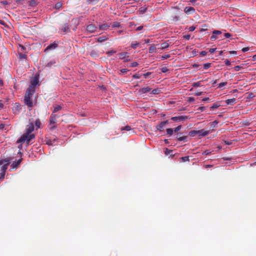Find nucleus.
I'll return each instance as SVG.
<instances>
[{
    "label": "nucleus",
    "instance_id": "nucleus-1",
    "mask_svg": "<svg viewBox=\"0 0 256 256\" xmlns=\"http://www.w3.org/2000/svg\"><path fill=\"white\" fill-rule=\"evenodd\" d=\"M35 136L34 134L24 133L21 136V137L18 140L17 143H24L26 142L28 144L34 138Z\"/></svg>",
    "mask_w": 256,
    "mask_h": 256
},
{
    "label": "nucleus",
    "instance_id": "nucleus-2",
    "mask_svg": "<svg viewBox=\"0 0 256 256\" xmlns=\"http://www.w3.org/2000/svg\"><path fill=\"white\" fill-rule=\"evenodd\" d=\"M58 118V116L56 114H52L50 118V125L52 126L50 127L51 130H53L56 128L55 124L56 122V119Z\"/></svg>",
    "mask_w": 256,
    "mask_h": 256
},
{
    "label": "nucleus",
    "instance_id": "nucleus-3",
    "mask_svg": "<svg viewBox=\"0 0 256 256\" xmlns=\"http://www.w3.org/2000/svg\"><path fill=\"white\" fill-rule=\"evenodd\" d=\"M98 27L94 24L88 25L86 28V32L87 34H92L96 31Z\"/></svg>",
    "mask_w": 256,
    "mask_h": 256
},
{
    "label": "nucleus",
    "instance_id": "nucleus-4",
    "mask_svg": "<svg viewBox=\"0 0 256 256\" xmlns=\"http://www.w3.org/2000/svg\"><path fill=\"white\" fill-rule=\"evenodd\" d=\"M4 163V164L1 167V171L2 172V176L5 175V172L6 170L8 168V166L9 164V160H3L0 161V165H2Z\"/></svg>",
    "mask_w": 256,
    "mask_h": 256
},
{
    "label": "nucleus",
    "instance_id": "nucleus-5",
    "mask_svg": "<svg viewBox=\"0 0 256 256\" xmlns=\"http://www.w3.org/2000/svg\"><path fill=\"white\" fill-rule=\"evenodd\" d=\"M70 32V29L69 26L68 25V24H64L62 26V28L59 31V32H60L61 34H65Z\"/></svg>",
    "mask_w": 256,
    "mask_h": 256
},
{
    "label": "nucleus",
    "instance_id": "nucleus-6",
    "mask_svg": "<svg viewBox=\"0 0 256 256\" xmlns=\"http://www.w3.org/2000/svg\"><path fill=\"white\" fill-rule=\"evenodd\" d=\"M34 125L32 122H30L26 126L25 129V132L28 134H32V132L34 130Z\"/></svg>",
    "mask_w": 256,
    "mask_h": 256
},
{
    "label": "nucleus",
    "instance_id": "nucleus-7",
    "mask_svg": "<svg viewBox=\"0 0 256 256\" xmlns=\"http://www.w3.org/2000/svg\"><path fill=\"white\" fill-rule=\"evenodd\" d=\"M34 125L32 122H30L26 126L25 129V132L28 134H32V132L34 130Z\"/></svg>",
    "mask_w": 256,
    "mask_h": 256
},
{
    "label": "nucleus",
    "instance_id": "nucleus-8",
    "mask_svg": "<svg viewBox=\"0 0 256 256\" xmlns=\"http://www.w3.org/2000/svg\"><path fill=\"white\" fill-rule=\"evenodd\" d=\"M189 118L186 116H174L171 118V120H173L174 122H180L184 120H186L188 119Z\"/></svg>",
    "mask_w": 256,
    "mask_h": 256
},
{
    "label": "nucleus",
    "instance_id": "nucleus-9",
    "mask_svg": "<svg viewBox=\"0 0 256 256\" xmlns=\"http://www.w3.org/2000/svg\"><path fill=\"white\" fill-rule=\"evenodd\" d=\"M184 12L186 14H191L196 12V10L193 7L186 6L184 9Z\"/></svg>",
    "mask_w": 256,
    "mask_h": 256
},
{
    "label": "nucleus",
    "instance_id": "nucleus-10",
    "mask_svg": "<svg viewBox=\"0 0 256 256\" xmlns=\"http://www.w3.org/2000/svg\"><path fill=\"white\" fill-rule=\"evenodd\" d=\"M35 90H33L32 88H28L24 96L32 98V96Z\"/></svg>",
    "mask_w": 256,
    "mask_h": 256
},
{
    "label": "nucleus",
    "instance_id": "nucleus-11",
    "mask_svg": "<svg viewBox=\"0 0 256 256\" xmlns=\"http://www.w3.org/2000/svg\"><path fill=\"white\" fill-rule=\"evenodd\" d=\"M111 25V24H108L106 23L100 24L98 25V28L100 30L105 31L108 29V28L110 27V26Z\"/></svg>",
    "mask_w": 256,
    "mask_h": 256
},
{
    "label": "nucleus",
    "instance_id": "nucleus-12",
    "mask_svg": "<svg viewBox=\"0 0 256 256\" xmlns=\"http://www.w3.org/2000/svg\"><path fill=\"white\" fill-rule=\"evenodd\" d=\"M210 133L209 130H206L204 129H202L198 130V134L200 136H207Z\"/></svg>",
    "mask_w": 256,
    "mask_h": 256
},
{
    "label": "nucleus",
    "instance_id": "nucleus-13",
    "mask_svg": "<svg viewBox=\"0 0 256 256\" xmlns=\"http://www.w3.org/2000/svg\"><path fill=\"white\" fill-rule=\"evenodd\" d=\"M24 100L25 104L28 107H32L33 106L32 98L24 96Z\"/></svg>",
    "mask_w": 256,
    "mask_h": 256
},
{
    "label": "nucleus",
    "instance_id": "nucleus-14",
    "mask_svg": "<svg viewBox=\"0 0 256 256\" xmlns=\"http://www.w3.org/2000/svg\"><path fill=\"white\" fill-rule=\"evenodd\" d=\"M58 46V44L57 43H56L55 42H53L52 44H50L48 45L46 48L45 49V51L48 50H54Z\"/></svg>",
    "mask_w": 256,
    "mask_h": 256
},
{
    "label": "nucleus",
    "instance_id": "nucleus-15",
    "mask_svg": "<svg viewBox=\"0 0 256 256\" xmlns=\"http://www.w3.org/2000/svg\"><path fill=\"white\" fill-rule=\"evenodd\" d=\"M150 90L151 88L148 86L140 89L138 92L140 94H143L150 92Z\"/></svg>",
    "mask_w": 256,
    "mask_h": 256
},
{
    "label": "nucleus",
    "instance_id": "nucleus-16",
    "mask_svg": "<svg viewBox=\"0 0 256 256\" xmlns=\"http://www.w3.org/2000/svg\"><path fill=\"white\" fill-rule=\"evenodd\" d=\"M170 46V44L168 41L165 42L160 44V47L158 48V49L164 50L168 48Z\"/></svg>",
    "mask_w": 256,
    "mask_h": 256
},
{
    "label": "nucleus",
    "instance_id": "nucleus-17",
    "mask_svg": "<svg viewBox=\"0 0 256 256\" xmlns=\"http://www.w3.org/2000/svg\"><path fill=\"white\" fill-rule=\"evenodd\" d=\"M21 162V159L18 160L17 161H14L12 162V164L11 165V166H12L13 168H17L18 166L20 164Z\"/></svg>",
    "mask_w": 256,
    "mask_h": 256
},
{
    "label": "nucleus",
    "instance_id": "nucleus-18",
    "mask_svg": "<svg viewBox=\"0 0 256 256\" xmlns=\"http://www.w3.org/2000/svg\"><path fill=\"white\" fill-rule=\"evenodd\" d=\"M128 52H120L118 54V55L119 56V58L120 59H124L126 57H128Z\"/></svg>",
    "mask_w": 256,
    "mask_h": 256
},
{
    "label": "nucleus",
    "instance_id": "nucleus-19",
    "mask_svg": "<svg viewBox=\"0 0 256 256\" xmlns=\"http://www.w3.org/2000/svg\"><path fill=\"white\" fill-rule=\"evenodd\" d=\"M38 80L36 79L34 80L31 82V84L28 88H32L33 90H35V86L38 84Z\"/></svg>",
    "mask_w": 256,
    "mask_h": 256
},
{
    "label": "nucleus",
    "instance_id": "nucleus-20",
    "mask_svg": "<svg viewBox=\"0 0 256 256\" xmlns=\"http://www.w3.org/2000/svg\"><path fill=\"white\" fill-rule=\"evenodd\" d=\"M236 102V99L234 98L228 99L226 100V103L228 104L232 105Z\"/></svg>",
    "mask_w": 256,
    "mask_h": 256
},
{
    "label": "nucleus",
    "instance_id": "nucleus-21",
    "mask_svg": "<svg viewBox=\"0 0 256 256\" xmlns=\"http://www.w3.org/2000/svg\"><path fill=\"white\" fill-rule=\"evenodd\" d=\"M156 46L154 44H152L150 45V46L149 48V52L153 53L156 52Z\"/></svg>",
    "mask_w": 256,
    "mask_h": 256
},
{
    "label": "nucleus",
    "instance_id": "nucleus-22",
    "mask_svg": "<svg viewBox=\"0 0 256 256\" xmlns=\"http://www.w3.org/2000/svg\"><path fill=\"white\" fill-rule=\"evenodd\" d=\"M108 40V36H100V37L98 38H97V41L98 42H104L105 40Z\"/></svg>",
    "mask_w": 256,
    "mask_h": 256
},
{
    "label": "nucleus",
    "instance_id": "nucleus-23",
    "mask_svg": "<svg viewBox=\"0 0 256 256\" xmlns=\"http://www.w3.org/2000/svg\"><path fill=\"white\" fill-rule=\"evenodd\" d=\"M189 136H190L194 137L196 136V134H198V130H192L189 132Z\"/></svg>",
    "mask_w": 256,
    "mask_h": 256
},
{
    "label": "nucleus",
    "instance_id": "nucleus-24",
    "mask_svg": "<svg viewBox=\"0 0 256 256\" xmlns=\"http://www.w3.org/2000/svg\"><path fill=\"white\" fill-rule=\"evenodd\" d=\"M61 109H62V107L60 106H56L54 108V110H52V114L56 112H57L60 110Z\"/></svg>",
    "mask_w": 256,
    "mask_h": 256
},
{
    "label": "nucleus",
    "instance_id": "nucleus-25",
    "mask_svg": "<svg viewBox=\"0 0 256 256\" xmlns=\"http://www.w3.org/2000/svg\"><path fill=\"white\" fill-rule=\"evenodd\" d=\"M41 125V122L40 119H36L35 121V126L37 128H40Z\"/></svg>",
    "mask_w": 256,
    "mask_h": 256
},
{
    "label": "nucleus",
    "instance_id": "nucleus-26",
    "mask_svg": "<svg viewBox=\"0 0 256 256\" xmlns=\"http://www.w3.org/2000/svg\"><path fill=\"white\" fill-rule=\"evenodd\" d=\"M164 126L163 125L161 122L160 124L156 126V129L160 131H162L164 130Z\"/></svg>",
    "mask_w": 256,
    "mask_h": 256
},
{
    "label": "nucleus",
    "instance_id": "nucleus-27",
    "mask_svg": "<svg viewBox=\"0 0 256 256\" xmlns=\"http://www.w3.org/2000/svg\"><path fill=\"white\" fill-rule=\"evenodd\" d=\"M192 86L195 88L201 86H202L201 82H194L192 84Z\"/></svg>",
    "mask_w": 256,
    "mask_h": 256
},
{
    "label": "nucleus",
    "instance_id": "nucleus-28",
    "mask_svg": "<svg viewBox=\"0 0 256 256\" xmlns=\"http://www.w3.org/2000/svg\"><path fill=\"white\" fill-rule=\"evenodd\" d=\"M132 130L131 127L128 126H124L121 128L122 130H124L129 131V130Z\"/></svg>",
    "mask_w": 256,
    "mask_h": 256
},
{
    "label": "nucleus",
    "instance_id": "nucleus-29",
    "mask_svg": "<svg viewBox=\"0 0 256 256\" xmlns=\"http://www.w3.org/2000/svg\"><path fill=\"white\" fill-rule=\"evenodd\" d=\"M147 10V8L142 6L140 8L139 11L142 12V14H144L146 12Z\"/></svg>",
    "mask_w": 256,
    "mask_h": 256
},
{
    "label": "nucleus",
    "instance_id": "nucleus-30",
    "mask_svg": "<svg viewBox=\"0 0 256 256\" xmlns=\"http://www.w3.org/2000/svg\"><path fill=\"white\" fill-rule=\"evenodd\" d=\"M112 28H118L120 26V22H114L111 24Z\"/></svg>",
    "mask_w": 256,
    "mask_h": 256
},
{
    "label": "nucleus",
    "instance_id": "nucleus-31",
    "mask_svg": "<svg viewBox=\"0 0 256 256\" xmlns=\"http://www.w3.org/2000/svg\"><path fill=\"white\" fill-rule=\"evenodd\" d=\"M166 132H167L168 134L171 136L173 134L174 130L172 128H167Z\"/></svg>",
    "mask_w": 256,
    "mask_h": 256
},
{
    "label": "nucleus",
    "instance_id": "nucleus-32",
    "mask_svg": "<svg viewBox=\"0 0 256 256\" xmlns=\"http://www.w3.org/2000/svg\"><path fill=\"white\" fill-rule=\"evenodd\" d=\"M180 159L182 160V162H189L190 158L189 156H183L180 158Z\"/></svg>",
    "mask_w": 256,
    "mask_h": 256
},
{
    "label": "nucleus",
    "instance_id": "nucleus-33",
    "mask_svg": "<svg viewBox=\"0 0 256 256\" xmlns=\"http://www.w3.org/2000/svg\"><path fill=\"white\" fill-rule=\"evenodd\" d=\"M172 152V150H170L167 148H165L164 153L166 155L170 154Z\"/></svg>",
    "mask_w": 256,
    "mask_h": 256
},
{
    "label": "nucleus",
    "instance_id": "nucleus-34",
    "mask_svg": "<svg viewBox=\"0 0 256 256\" xmlns=\"http://www.w3.org/2000/svg\"><path fill=\"white\" fill-rule=\"evenodd\" d=\"M62 6V4L60 2H57L55 4L54 8L56 9H60Z\"/></svg>",
    "mask_w": 256,
    "mask_h": 256
},
{
    "label": "nucleus",
    "instance_id": "nucleus-35",
    "mask_svg": "<svg viewBox=\"0 0 256 256\" xmlns=\"http://www.w3.org/2000/svg\"><path fill=\"white\" fill-rule=\"evenodd\" d=\"M180 16H172V20L174 22H178L180 20Z\"/></svg>",
    "mask_w": 256,
    "mask_h": 256
},
{
    "label": "nucleus",
    "instance_id": "nucleus-36",
    "mask_svg": "<svg viewBox=\"0 0 256 256\" xmlns=\"http://www.w3.org/2000/svg\"><path fill=\"white\" fill-rule=\"evenodd\" d=\"M36 5V1L34 0H32L29 2L28 6H34Z\"/></svg>",
    "mask_w": 256,
    "mask_h": 256
},
{
    "label": "nucleus",
    "instance_id": "nucleus-37",
    "mask_svg": "<svg viewBox=\"0 0 256 256\" xmlns=\"http://www.w3.org/2000/svg\"><path fill=\"white\" fill-rule=\"evenodd\" d=\"M220 106V104H219L218 103H215L212 105V106L210 107V108L213 110L214 108H218Z\"/></svg>",
    "mask_w": 256,
    "mask_h": 256
},
{
    "label": "nucleus",
    "instance_id": "nucleus-38",
    "mask_svg": "<svg viewBox=\"0 0 256 256\" xmlns=\"http://www.w3.org/2000/svg\"><path fill=\"white\" fill-rule=\"evenodd\" d=\"M116 50H110L107 52L106 54H108V56H110L112 55V54L116 53Z\"/></svg>",
    "mask_w": 256,
    "mask_h": 256
},
{
    "label": "nucleus",
    "instance_id": "nucleus-39",
    "mask_svg": "<svg viewBox=\"0 0 256 256\" xmlns=\"http://www.w3.org/2000/svg\"><path fill=\"white\" fill-rule=\"evenodd\" d=\"M187 138V136H180L178 138V140L179 141H185L186 140V139Z\"/></svg>",
    "mask_w": 256,
    "mask_h": 256
},
{
    "label": "nucleus",
    "instance_id": "nucleus-40",
    "mask_svg": "<svg viewBox=\"0 0 256 256\" xmlns=\"http://www.w3.org/2000/svg\"><path fill=\"white\" fill-rule=\"evenodd\" d=\"M210 66H211V64L210 63H206V64H204V68L208 69L209 68H210Z\"/></svg>",
    "mask_w": 256,
    "mask_h": 256
},
{
    "label": "nucleus",
    "instance_id": "nucleus-41",
    "mask_svg": "<svg viewBox=\"0 0 256 256\" xmlns=\"http://www.w3.org/2000/svg\"><path fill=\"white\" fill-rule=\"evenodd\" d=\"M160 92V90L158 88L154 89L152 90V93L153 94H158Z\"/></svg>",
    "mask_w": 256,
    "mask_h": 256
},
{
    "label": "nucleus",
    "instance_id": "nucleus-42",
    "mask_svg": "<svg viewBox=\"0 0 256 256\" xmlns=\"http://www.w3.org/2000/svg\"><path fill=\"white\" fill-rule=\"evenodd\" d=\"M139 44L138 42H132V47L135 49L136 48V46Z\"/></svg>",
    "mask_w": 256,
    "mask_h": 256
},
{
    "label": "nucleus",
    "instance_id": "nucleus-43",
    "mask_svg": "<svg viewBox=\"0 0 256 256\" xmlns=\"http://www.w3.org/2000/svg\"><path fill=\"white\" fill-rule=\"evenodd\" d=\"M26 54H20V59H26Z\"/></svg>",
    "mask_w": 256,
    "mask_h": 256
},
{
    "label": "nucleus",
    "instance_id": "nucleus-44",
    "mask_svg": "<svg viewBox=\"0 0 256 256\" xmlns=\"http://www.w3.org/2000/svg\"><path fill=\"white\" fill-rule=\"evenodd\" d=\"M170 56V54H164L162 56V60H166Z\"/></svg>",
    "mask_w": 256,
    "mask_h": 256
},
{
    "label": "nucleus",
    "instance_id": "nucleus-45",
    "mask_svg": "<svg viewBox=\"0 0 256 256\" xmlns=\"http://www.w3.org/2000/svg\"><path fill=\"white\" fill-rule=\"evenodd\" d=\"M120 71L122 74H126L128 72L129 70H128L126 68H122V69L120 70Z\"/></svg>",
    "mask_w": 256,
    "mask_h": 256
},
{
    "label": "nucleus",
    "instance_id": "nucleus-46",
    "mask_svg": "<svg viewBox=\"0 0 256 256\" xmlns=\"http://www.w3.org/2000/svg\"><path fill=\"white\" fill-rule=\"evenodd\" d=\"M168 70V69L166 67H163L161 68V71L162 72H166Z\"/></svg>",
    "mask_w": 256,
    "mask_h": 256
},
{
    "label": "nucleus",
    "instance_id": "nucleus-47",
    "mask_svg": "<svg viewBox=\"0 0 256 256\" xmlns=\"http://www.w3.org/2000/svg\"><path fill=\"white\" fill-rule=\"evenodd\" d=\"M210 154H211V152H210V150H206L202 152V155L207 156V155Z\"/></svg>",
    "mask_w": 256,
    "mask_h": 256
},
{
    "label": "nucleus",
    "instance_id": "nucleus-48",
    "mask_svg": "<svg viewBox=\"0 0 256 256\" xmlns=\"http://www.w3.org/2000/svg\"><path fill=\"white\" fill-rule=\"evenodd\" d=\"M217 38H216V36L214 34H213L212 36H211L210 37V40L212 41H214Z\"/></svg>",
    "mask_w": 256,
    "mask_h": 256
},
{
    "label": "nucleus",
    "instance_id": "nucleus-49",
    "mask_svg": "<svg viewBox=\"0 0 256 256\" xmlns=\"http://www.w3.org/2000/svg\"><path fill=\"white\" fill-rule=\"evenodd\" d=\"M227 84V82H221L219 84V86H218V87L219 88H222V87L223 86H225Z\"/></svg>",
    "mask_w": 256,
    "mask_h": 256
},
{
    "label": "nucleus",
    "instance_id": "nucleus-50",
    "mask_svg": "<svg viewBox=\"0 0 256 256\" xmlns=\"http://www.w3.org/2000/svg\"><path fill=\"white\" fill-rule=\"evenodd\" d=\"M207 54H208L207 52H206V51H202V52H200V55L202 56H206Z\"/></svg>",
    "mask_w": 256,
    "mask_h": 256
},
{
    "label": "nucleus",
    "instance_id": "nucleus-51",
    "mask_svg": "<svg viewBox=\"0 0 256 256\" xmlns=\"http://www.w3.org/2000/svg\"><path fill=\"white\" fill-rule=\"evenodd\" d=\"M138 62H132L131 64H130V67L132 68H134V67H136V66H138Z\"/></svg>",
    "mask_w": 256,
    "mask_h": 256
},
{
    "label": "nucleus",
    "instance_id": "nucleus-52",
    "mask_svg": "<svg viewBox=\"0 0 256 256\" xmlns=\"http://www.w3.org/2000/svg\"><path fill=\"white\" fill-rule=\"evenodd\" d=\"M181 128H182V126H177L176 128H175V129L174 130V132H178L181 129Z\"/></svg>",
    "mask_w": 256,
    "mask_h": 256
},
{
    "label": "nucleus",
    "instance_id": "nucleus-53",
    "mask_svg": "<svg viewBox=\"0 0 256 256\" xmlns=\"http://www.w3.org/2000/svg\"><path fill=\"white\" fill-rule=\"evenodd\" d=\"M152 74L151 72H148L144 74V78H147L148 76H150Z\"/></svg>",
    "mask_w": 256,
    "mask_h": 256
},
{
    "label": "nucleus",
    "instance_id": "nucleus-54",
    "mask_svg": "<svg viewBox=\"0 0 256 256\" xmlns=\"http://www.w3.org/2000/svg\"><path fill=\"white\" fill-rule=\"evenodd\" d=\"M222 34V32L220 30H214V32H213V34H214L215 35L216 34Z\"/></svg>",
    "mask_w": 256,
    "mask_h": 256
},
{
    "label": "nucleus",
    "instance_id": "nucleus-55",
    "mask_svg": "<svg viewBox=\"0 0 256 256\" xmlns=\"http://www.w3.org/2000/svg\"><path fill=\"white\" fill-rule=\"evenodd\" d=\"M224 36L226 38H229L231 36V34L228 32L224 33Z\"/></svg>",
    "mask_w": 256,
    "mask_h": 256
},
{
    "label": "nucleus",
    "instance_id": "nucleus-56",
    "mask_svg": "<svg viewBox=\"0 0 256 256\" xmlns=\"http://www.w3.org/2000/svg\"><path fill=\"white\" fill-rule=\"evenodd\" d=\"M242 68V66H236L234 68V69L236 71H238Z\"/></svg>",
    "mask_w": 256,
    "mask_h": 256
},
{
    "label": "nucleus",
    "instance_id": "nucleus-57",
    "mask_svg": "<svg viewBox=\"0 0 256 256\" xmlns=\"http://www.w3.org/2000/svg\"><path fill=\"white\" fill-rule=\"evenodd\" d=\"M218 124V122L216 120H214V122H212V126L214 128Z\"/></svg>",
    "mask_w": 256,
    "mask_h": 256
},
{
    "label": "nucleus",
    "instance_id": "nucleus-58",
    "mask_svg": "<svg viewBox=\"0 0 256 256\" xmlns=\"http://www.w3.org/2000/svg\"><path fill=\"white\" fill-rule=\"evenodd\" d=\"M224 62H225V64L226 65V66H230V60H228L226 59L225 60H224Z\"/></svg>",
    "mask_w": 256,
    "mask_h": 256
},
{
    "label": "nucleus",
    "instance_id": "nucleus-59",
    "mask_svg": "<svg viewBox=\"0 0 256 256\" xmlns=\"http://www.w3.org/2000/svg\"><path fill=\"white\" fill-rule=\"evenodd\" d=\"M196 28L194 26H191L188 28V30L190 32H192L195 30Z\"/></svg>",
    "mask_w": 256,
    "mask_h": 256
},
{
    "label": "nucleus",
    "instance_id": "nucleus-60",
    "mask_svg": "<svg viewBox=\"0 0 256 256\" xmlns=\"http://www.w3.org/2000/svg\"><path fill=\"white\" fill-rule=\"evenodd\" d=\"M132 77L134 78H140V76L138 74H135L132 76Z\"/></svg>",
    "mask_w": 256,
    "mask_h": 256
},
{
    "label": "nucleus",
    "instance_id": "nucleus-61",
    "mask_svg": "<svg viewBox=\"0 0 256 256\" xmlns=\"http://www.w3.org/2000/svg\"><path fill=\"white\" fill-rule=\"evenodd\" d=\"M216 50V48H210V50H209V52L211 53V54H213Z\"/></svg>",
    "mask_w": 256,
    "mask_h": 256
},
{
    "label": "nucleus",
    "instance_id": "nucleus-62",
    "mask_svg": "<svg viewBox=\"0 0 256 256\" xmlns=\"http://www.w3.org/2000/svg\"><path fill=\"white\" fill-rule=\"evenodd\" d=\"M184 38L186 40H188L190 38V35L186 34L184 36Z\"/></svg>",
    "mask_w": 256,
    "mask_h": 256
},
{
    "label": "nucleus",
    "instance_id": "nucleus-63",
    "mask_svg": "<svg viewBox=\"0 0 256 256\" xmlns=\"http://www.w3.org/2000/svg\"><path fill=\"white\" fill-rule=\"evenodd\" d=\"M19 46H20V50H22V51H24L26 50V48L22 45H20Z\"/></svg>",
    "mask_w": 256,
    "mask_h": 256
},
{
    "label": "nucleus",
    "instance_id": "nucleus-64",
    "mask_svg": "<svg viewBox=\"0 0 256 256\" xmlns=\"http://www.w3.org/2000/svg\"><path fill=\"white\" fill-rule=\"evenodd\" d=\"M248 50H249V48L248 47L244 48L242 49V50L243 52H246L248 51Z\"/></svg>",
    "mask_w": 256,
    "mask_h": 256
}]
</instances>
